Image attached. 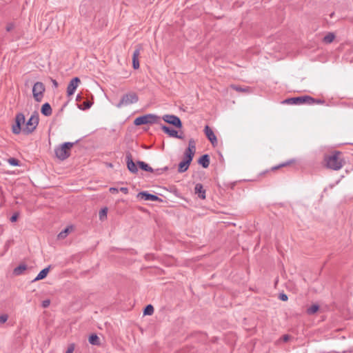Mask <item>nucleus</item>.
<instances>
[{"label":"nucleus","instance_id":"f03ea898","mask_svg":"<svg viewBox=\"0 0 353 353\" xmlns=\"http://www.w3.org/2000/svg\"><path fill=\"white\" fill-rule=\"evenodd\" d=\"M160 117L154 114H148L137 117L134 121V124L135 125H141L145 124L160 123Z\"/></svg>","mask_w":353,"mask_h":353},{"label":"nucleus","instance_id":"bb28decb","mask_svg":"<svg viewBox=\"0 0 353 353\" xmlns=\"http://www.w3.org/2000/svg\"><path fill=\"white\" fill-rule=\"evenodd\" d=\"M319 309V306L316 304L312 305L307 309V313L308 314H313L316 313Z\"/></svg>","mask_w":353,"mask_h":353},{"label":"nucleus","instance_id":"a19ab883","mask_svg":"<svg viewBox=\"0 0 353 353\" xmlns=\"http://www.w3.org/2000/svg\"><path fill=\"white\" fill-rule=\"evenodd\" d=\"M279 299L283 301H288V297L287 296V294H284V293H281L279 294Z\"/></svg>","mask_w":353,"mask_h":353},{"label":"nucleus","instance_id":"7c9ffc66","mask_svg":"<svg viewBox=\"0 0 353 353\" xmlns=\"http://www.w3.org/2000/svg\"><path fill=\"white\" fill-rule=\"evenodd\" d=\"M107 212H108V209L106 208H103L100 210L99 214L100 220L103 221L106 218Z\"/></svg>","mask_w":353,"mask_h":353},{"label":"nucleus","instance_id":"20e7f679","mask_svg":"<svg viewBox=\"0 0 353 353\" xmlns=\"http://www.w3.org/2000/svg\"><path fill=\"white\" fill-rule=\"evenodd\" d=\"M39 114L37 112H34L26 122V126L22 130L23 132L26 134L33 132L39 124Z\"/></svg>","mask_w":353,"mask_h":353},{"label":"nucleus","instance_id":"f3484780","mask_svg":"<svg viewBox=\"0 0 353 353\" xmlns=\"http://www.w3.org/2000/svg\"><path fill=\"white\" fill-rule=\"evenodd\" d=\"M191 162V161L184 158L183 160L181 161L179 164L178 172L179 173H183L185 172L188 169Z\"/></svg>","mask_w":353,"mask_h":353},{"label":"nucleus","instance_id":"473e14b6","mask_svg":"<svg viewBox=\"0 0 353 353\" xmlns=\"http://www.w3.org/2000/svg\"><path fill=\"white\" fill-rule=\"evenodd\" d=\"M232 88L238 92H246L248 90L247 88H242V87L238 86V85H232Z\"/></svg>","mask_w":353,"mask_h":353},{"label":"nucleus","instance_id":"4c0bfd02","mask_svg":"<svg viewBox=\"0 0 353 353\" xmlns=\"http://www.w3.org/2000/svg\"><path fill=\"white\" fill-rule=\"evenodd\" d=\"M14 28V24L13 23H9L7 26H6V31L7 32H10L12 31Z\"/></svg>","mask_w":353,"mask_h":353},{"label":"nucleus","instance_id":"1a4fd4ad","mask_svg":"<svg viewBox=\"0 0 353 353\" xmlns=\"http://www.w3.org/2000/svg\"><path fill=\"white\" fill-rule=\"evenodd\" d=\"M162 119L176 128H182V122L179 117L174 114H165L163 116Z\"/></svg>","mask_w":353,"mask_h":353},{"label":"nucleus","instance_id":"2f4dec72","mask_svg":"<svg viewBox=\"0 0 353 353\" xmlns=\"http://www.w3.org/2000/svg\"><path fill=\"white\" fill-rule=\"evenodd\" d=\"M8 163L13 166H18L19 165V161L15 158H10L8 159Z\"/></svg>","mask_w":353,"mask_h":353},{"label":"nucleus","instance_id":"37998d69","mask_svg":"<svg viewBox=\"0 0 353 353\" xmlns=\"http://www.w3.org/2000/svg\"><path fill=\"white\" fill-rule=\"evenodd\" d=\"M109 190L112 193H115V192H119V190L117 188H110Z\"/></svg>","mask_w":353,"mask_h":353},{"label":"nucleus","instance_id":"c85d7f7f","mask_svg":"<svg viewBox=\"0 0 353 353\" xmlns=\"http://www.w3.org/2000/svg\"><path fill=\"white\" fill-rule=\"evenodd\" d=\"M70 228H69V227L66 228L65 229L62 230L61 232H59V234H58V239H65L68 236Z\"/></svg>","mask_w":353,"mask_h":353},{"label":"nucleus","instance_id":"0eeeda50","mask_svg":"<svg viewBox=\"0 0 353 353\" xmlns=\"http://www.w3.org/2000/svg\"><path fill=\"white\" fill-rule=\"evenodd\" d=\"M45 90V85L42 82L38 81L34 84L32 87V94L36 101H41Z\"/></svg>","mask_w":353,"mask_h":353},{"label":"nucleus","instance_id":"2eb2a0df","mask_svg":"<svg viewBox=\"0 0 353 353\" xmlns=\"http://www.w3.org/2000/svg\"><path fill=\"white\" fill-rule=\"evenodd\" d=\"M194 193L201 199H205V190L201 183H196L194 187Z\"/></svg>","mask_w":353,"mask_h":353},{"label":"nucleus","instance_id":"393cba45","mask_svg":"<svg viewBox=\"0 0 353 353\" xmlns=\"http://www.w3.org/2000/svg\"><path fill=\"white\" fill-rule=\"evenodd\" d=\"M88 341L89 343L92 345H98L100 344V339L99 336L95 334H91L89 337Z\"/></svg>","mask_w":353,"mask_h":353},{"label":"nucleus","instance_id":"b1692460","mask_svg":"<svg viewBox=\"0 0 353 353\" xmlns=\"http://www.w3.org/2000/svg\"><path fill=\"white\" fill-rule=\"evenodd\" d=\"M26 269H27L26 265L21 264L14 269L13 273H14V274H15L17 276L21 275Z\"/></svg>","mask_w":353,"mask_h":353},{"label":"nucleus","instance_id":"39448f33","mask_svg":"<svg viewBox=\"0 0 353 353\" xmlns=\"http://www.w3.org/2000/svg\"><path fill=\"white\" fill-rule=\"evenodd\" d=\"M314 101L315 99L314 98L305 95L287 99L284 101V103L290 105H300L303 103L313 104Z\"/></svg>","mask_w":353,"mask_h":353},{"label":"nucleus","instance_id":"79ce46f5","mask_svg":"<svg viewBox=\"0 0 353 353\" xmlns=\"http://www.w3.org/2000/svg\"><path fill=\"white\" fill-rule=\"evenodd\" d=\"M119 190L125 194L128 193V188L126 187H122Z\"/></svg>","mask_w":353,"mask_h":353},{"label":"nucleus","instance_id":"e433bc0d","mask_svg":"<svg viewBox=\"0 0 353 353\" xmlns=\"http://www.w3.org/2000/svg\"><path fill=\"white\" fill-rule=\"evenodd\" d=\"M8 315L7 314H2L0 316V323H4L8 320Z\"/></svg>","mask_w":353,"mask_h":353},{"label":"nucleus","instance_id":"6e6552de","mask_svg":"<svg viewBox=\"0 0 353 353\" xmlns=\"http://www.w3.org/2000/svg\"><path fill=\"white\" fill-rule=\"evenodd\" d=\"M26 121L25 116L23 113H17L15 117V124L12 127V131L14 134H19L23 129L21 125Z\"/></svg>","mask_w":353,"mask_h":353},{"label":"nucleus","instance_id":"c9c22d12","mask_svg":"<svg viewBox=\"0 0 353 353\" xmlns=\"http://www.w3.org/2000/svg\"><path fill=\"white\" fill-rule=\"evenodd\" d=\"M50 304V301L49 299L43 300L41 303V305L43 308L48 307Z\"/></svg>","mask_w":353,"mask_h":353},{"label":"nucleus","instance_id":"a878e982","mask_svg":"<svg viewBox=\"0 0 353 353\" xmlns=\"http://www.w3.org/2000/svg\"><path fill=\"white\" fill-rule=\"evenodd\" d=\"M334 37L335 36L333 33L329 32L324 37L323 41L326 43H330L333 41Z\"/></svg>","mask_w":353,"mask_h":353},{"label":"nucleus","instance_id":"dca6fc26","mask_svg":"<svg viewBox=\"0 0 353 353\" xmlns=\"http://www.w3.org/2000/svg\"><path fill=\"white\" fill-rule=\"evenodd\" d=\"M140 55V48H137L132 54V65L134 69L139 68V57Z\"/></svg>","mask_w":353,"mask_h":353},{"label":"nucleus","instance_id":"f704fd0d","mask_svg":"<svg viewBox=\"0 0 353 353\" xmlns=\"http://www.w3.org/2000/svg\"><path fill=\"white\" fill-rule=\"evenodd\" d=\"M92 103L88 101H85L83 103L82 105L83 106L82 108L83 110H87V109H89L91 106H92Z\"/></svg>","mask_w":353,"mask_h":353},{"label":"nucleus","instance_id":"cd10ccee","mask_svg":"<svg viewBox=\"0 0 353 353\" xmlns=\"http://www.w3.org/2000/svg\"><path fill=\"white\" fill-rule=\"evenodd\" d=\"M154 313V307L149 304L143 310L144 315H152Z\"/></svg>","mask_w":353,"mask_h":353},{"label":"nucleus","instance_id":"412c9836","mask_svg":"<svg viewBox=\"0 0 353 353\" xmlns=\"http://www.w3.org/2000/svg\"><path fill=\"white\" fill-rule=\"evenodd\" d=\"M50 269V265H49L48 267L43 269L38 274L37 276H36V278L34 279V281H39V280H41V279H43L44 278L46 277L49 270Z\"/></svg>","mask_w":353,"mask_h":353},{"label":"nucleus","instance_id":"de8ad7c7","mask_svg":"<svg viewBox=\"0 0 353 353\" xmlns=\"http://www.w3.org/2000/svg\"><path fill=\"white\" fill-rule=\"evenodd\" d=\"M315 102H316V103H323V101H321V100H315L314 103H315Z\"/></svg>","mask_w":353,"mask_h":353},{"label":"nucleus","instance_id":"c756f323","mask_svg":"<svg viewBox=\"0 0 353 353\" xmlns=\"http://www.w3.org/2000/svg\"><path fill=\"white\" fill-rule=\"evenodd\" d=\"M167 170H168V167L165 166L163 168L154 169V171L152 173H154V174L157 176H159V175L162 174L163 172H166Z\"/></svg>","mask_w":353,"mask_h":353},{"label":"nucleus","instance_id":"5701e85b","mask_svg":"<svg viewBox=\"0 0 353 353\" xmlns=\"http://www.w3.org/2000/svg\"><path fill=\"white\" fill-rule=\"evenodd\" d=\"M196 150L187 148L184 152V158L190 161H192Z\"/></svg>","mask_w":353,"mask_h":353},{"label":"nucleus","instance_id":"a211bd4d","mask_svg":"<svg viewBox=\"0 0 353 353\" xmlns=\"http://www.w3.org/2000/svg\"><path fill=\"white\" fill-rule=\"evenodd\" d=\"M198 163L204 168H208L210 165V157L208 154H205L202 155Z\"/></svg>","mask_w":353,"mask_h":353},{"label":"nucleus","instance_id":"6ab92c4d","mask_svg":"<svg viewBox=\"0 0 353 353\" xmlns=\"http://www.w3.org/2000/svg\"><path fill=\"white\" fill-rule=\"evenodd\" d=\"M88 2L85 1L80 5L79 10L82 15L87 16L90 12H92V8L90 7H88Z\"/></svg>","mask_w":353,"mask_h":353},{"label":"nucleus","instance_id":"f257e3e1","mask_svg":"<svg viewBox=\"0 0 353 353\" xmlns=\"http://www.w3.org/2000/svg\"><path fill=\"white\" fill-rule=\"evenodd\" d=\"M340 154V152L335 151L332 154L325 158L326 165L328 168L334 170H339L342 168L343 163L339 158Z\"/></svg>","mask_w":353,"mask_h":353},{"label":"nucleus","instance_id":"ddd939ff","mask_svg":"<svg viewBox=\"0 0 353 353\" xmlns=\"http://www.w3.org/2000/svg\"><path fill=\"white\" fill-rule=\"evenodd\" d=\"M205 136L213 145L217 144V139L212 130L208 126L205 125L204 128Z\"/></svg>","mask_w":353,"mask_h":353},{"label":"nucleus","instance_id":"f8f14e48","mask_svg":"<svg viewBox=\"0 0 353 353\" xmlns=\"http://www.w3.org/2000/svg\"><path fill=\"white\" fill-rule=\"evenodd\" d=\"M79 83L80 79L79 77H74L70 80L67 87V94L68 96L74 94Z\"/></svg>","mask_w":353,"mask_h":353},{"label":"nucleus","instance_id":"58836bf2","mask_svg":"<svg viewBox=\"0 0 353 353\" xmlns=\"http://www.w3.org/2000/svg\"><path fill=\"white\" fill-rule=\"evenodd\" d=\"M74 350V345L73 343H72L68 346L65 353H73Z\"/></svg>","mask_w":353,"mask_h":353},{"label":"nucleus","instance_id":"4468645a","mask_svg":"<svg viewBox=\"0 0 353 353\" xmlns=\"http://www.w3.org/2000/svg\"><path fill=\"white\" fill-rule=\"evenodd\" d=\"M161 128L165 133H166L171 137H174L180 139H183V137H179V134L176 130L171 129L170 127H168L165 125L161 124Z\"/></svg>","mask_w":353,"mask_h":353},{"label":"nucleus","instance_id":"c03bdc74","mask_svg":"<svg viewBox=\"0 0 353 353\" xmlns=\"http://www.w3.org/2000/svg\"><path fill=\"white\" fill-rule=\"evenodd\" d=\"M288 163H289L280 164V165H278V166L274 167V168H273V169H274V170H276V169H278V168H281V167H283V166H285V165H288Z\"/></svg>","mask_w":353,"mask_h":353},{"label":"nucleus","instance_id":"7ed1b4c3","mask_svg":"<svg viewBox=\"0 0 353 353\" xmlns=\"http://www.w3.org/2000/svg\"><path fill=\"white\" fill-rule=\"evenodd\" d=\"M74 144V143L65 142L57 148L54 150L56 157L61 160L66 159L70 156V150Z\"/></svg>","mask_w":353,"mask_h":353},{"label":"nucleus","instance_id":"a18cd8bd","mask_svg":"<svg viewBox=\"0 0 353 353\" xmlns=\"http://www.w3.org/2000/svg\"><path fill=\"white\" fill-rule=\"evenodd\" d=\"M51 81H52V84H53V86H54V88H57V87H58V83H57V81L56 80H54V79H52Z\"/></svg>","mask_w":353,"mask_h":353},{"label":"nucleus","instance_id":"9d476101","mask_svg":"<svg viewBox=\"0 0 353 353\" xmlns=\"http://www.w3.org/2000/svg\"><path fill=\"white\" fill-rule=\"evenodd\" d=\"M137 198L144 201H162V199L158 196L150 194L147 191H143L138 193Z\"/></svg>","mask_w":353,"mask_h":353},{"label":"nucleus","instance_id":"49530a36","mask_svg":"<svg viewBox=\"0 0 353 353\" xmlns=\"http://www.w3.org/2000/svg\"><path fill=\"white\" fill-rule=\"evenodd\" d=\"M283 338V341H288L289 338H290V336H289V335L286 334V335H284Z\"/></svg>","mask_w":353,"mask_h":353},{"label":"nucleus","instance_id":"423d86ee","mask_svg":"<svg viewBox=\"0 0 353 353\" xmlns=\"http://www.w3.org/2000/svg\"><path fill=\"white\" fill-rule=\"evenodd\" d=\"M139 97L134 92H129L124 94L120 101L116 105L118 108L122 106H127L132 103H135L138 101Z\"/></svg>","mask_w":353,"mask_h":353},{"label":"nucleus","instance_id":"aec40b11","mask_svg":"<svg viewBox=\"0 0 353 353\" xmlns=\"http://www.w3.org/2000/svg\"><path fill=\"white\" fill-rule=\"evenodd\" d=\"M41 112L44 116H50L52 112L50 105L48 103H45L41 107Z\"/></svg>","mask_w":353,"mask_h":353},{"label":"nucleus","instance_id":"72a5a7b5","mask_svg":"<svg viewBox=\"0 0 353 353\" xmlns=\"http://www.w3.org/2000/svg\"><path fill=\"white\" fill-rule=\"evenodd\" d=\"M188 148H191L192 150H196V144L194 139H191L188 141Z\"/></svg>","mask_w":353,"mask_h":353},{"label":"nucleus","instance_id":"ea45409f","mask_svg":"<svg viewBox=\"0 0 353 353\" xmlns=\"http://www.w3.org/2000/svg\"><path fill=\"white\" fill-rule=\"evenodd\" d=\"M18 217H19V214L17 212H16L12 214V216L10 217V220L11 222H15V221H17Z\"/></svg>","mask_w":353,"mask_h":353},{"label":"nucleus","instance_id":"4be33fe9","mask_svg":"<svg viewBox=\"0 0 353 353\" xmlns=\"http://www.w3.org/2000/svg\"><path fill=\"white\" fill-rule=\"evenodd\" d=\"M137 164L139 165V168L144 171L148 172H153L154 171V169L144 161H138Z\"/></svg>","mask_w":353,"mask_h":353},{"label":"nucleus","instance_id":"9b49d317","mask_svg":"<svg viewBox=\"0 0 353 353\" xmlns=\"http://www.w3.org/2000/svg\"><path fill=\"white\" fill-rule=\"evenodd\" d=\"M125 161L127 164V168L128 170L132 173L136 174L138 172V168L135 164V163L133 161L132 156L130 152H128L125 154Z\"/></svg>","mask_w":353,"mask_h":353}]
</instances>
